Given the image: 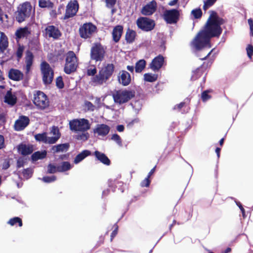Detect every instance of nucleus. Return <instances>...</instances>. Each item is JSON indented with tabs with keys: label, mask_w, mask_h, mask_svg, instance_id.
Returning <instances> with one entry per match:
<instances>
[{
	"label": "nucleus",
	"mask_w": 253,
	"mask_h": 253,
	"mask_svg": "<svg viewBox=\"0 0 253 253\" xmlns=\"http://www.w3.org/2000/svg\"><path fill=\"white\" fill-rule=\"evenodd\" d=\"M224 23L206 22L203 30L200 31L190 42V46L200 50L210 44L212 38H219L222 32L221 25Z\"/></svg>",
	"instance_id": "obj_1"
},
{
	"label": "nucleus",
	"mask_w": 253,
	"mask_h": 253,
	"mask_svg": "<svg viewBox=\"0 0 253 253\" xmlns=\"http://www.w3.org/2000/svg\"><path fill=\"white\" fill-rule=\"evenodd\" d=\"M115 67L113 63L104 64L99 70L98 73L91 78L90 83L94 86L103 85L113 75Z\"/></svg>",
	"instance_id": "obj_2"
},
{
	"label": "nucleus",
	"mask_w": 253,
	"mask_h": 253,
	"mask_svg": "<svg viewBox=\"0 0 253 253\" xmlns=\"http://www.w3.org/2000/svg\"><path fill=\"white\" fill-rule=\"evenodd\" d=\"M135 94L134 90L124 89L114 90L112 95L114 102L121 105L128 102Z\"/></svg>",
	"instance_id": "obj_3"
},
{
	"label": "nucleus",
	"mask_w": 253,
	"mask_h": 253,
	"mask_svg": "<svg viewBox=\"0 0 253 253\" xmlns=\"http://www.w3.org/2000/svg\"><path fill=\"white\" fill-rule=\"evenodd\" d=\"M78 66V60L73 51H68L66 55L64 71L66 74H71L76 71Z\"/></svg>",
	"instance_id": "obj_4"
},
{
	"label": "nucleus",
	"mask_w": 253,
	"mask_h": 253,
	"mask_svg": "<svg viewBox=\"0 0 253 253\" xmlns=\"http://www.w3.org/2000/svg\"><path fill=\"white\" fill-rule=\"evenodd\" d=\"M32 10V7L30 2H24L18 7L15 13L16 20L20 23L23 22L31 16Z\"/></svg>",
	"instance_id": "obj_5"
},
{
	"label": "nucleus",
	"mask_w": 253,
	"mask_h": 253,
	"mask_svg": "<svg viewBox=\"0 0 253 253\" xmlns=\"http://www.w3.org/2000/svg\"><path fill=\"white\" fill-rule=\"evenodd\" d=\"M106 54L104 46L99 42L93 43L90 52V60L97 62H102L105 58Z\"/></svg>",
	"instance_id": "obj_6"
},
{
	"label": "nucleus",
	"mask_w": 253,
	"mask_h": 253,
	"mask_svg": "<svg viewBox=\"0 0 253 253\" xmlns=\"http://www.w3.org/2000/svg\"><path fill=\"white\" fill-rule=\"evenodd\" d=\"M41 70L43 83L45 85L50 84L53 80L54 71L50 65L45 61H42L41 64Z\"/></svg>",
	"instance_id": "obj_7"
},
{
	"label": "nucleus",
	"mask_w": 253,
	"mask_h": 253,
	"mask_svg": "<svg viewBox=\"0 0 253 253\" xmlns=\"http://www.w3.org/2000/svg\"><path fill=\"white\" fill-rule=\"evenodd\" d=\"M97 27L91 22L84 23L79 30L80 37L84 39L90 38L97 32Z\"/></svg>",
	"instance_id": "obj_8"
},
{
	"label": "nucleus",
	"mask_w": 253,
	"mask_h": 253,
	"mask_svg": "<svg viewBox=\"0 0 253 253\" xmlns=\"http://www.w3.org/2000/svg\"><path fill=\"white\" fill-rule=\"evenodd\" d=\"M34 96L33 103L39 109L43 110L48 107L49 100L43 92L37 91Z\"/></svg>",
	"instance_id": "obj_9"
},
{
	"label": "nucleus",
	"mask_w": 253,
	"mask_h": 253,
	"mask_svg": "<svg viewBox=\"0 0 253 253\" xmlns=\"http://www.w3.org/2000/svg\"><path fill=\"white\" fill-rule=\"evenodd\" d=\"M180 10L177 9H166L163 12L162 17L169 24H176L179 20Z\"/></svg>",
	"instance_id": "obj_10"
},
{
	"label": "nucleus",
	"mask_w": 253,
	"mask_h": 253,
	"mask_svg": "<svg viewBox=\"0 0 253 253\" xmlns=\"http://www.w3.org/2000/svg\"><path fill=\"white\" fill-rule=\"evenodd\" d=\"M136 24L138 28L144 32H150L153 30L156 24L155 21L146 17L138 18Z\"/></svg>",
	"instance_id": "obj_11"
},
{
	"label": "nucleus",
	"mask_w": 253,
	"mask_h": 253,
	"mask_svg": "<svg viewBox=\"0 0 253 253\" xmlns=\"http://www.w3.org/2000/svg\"><path fill=\"white\" fill-rule=\"evenodd\" d=\"M69 126L71 130L75 131H85L90 127L89 121L85 119L73 120L70 122Z\"/></svg>",
	"instance_id": "obj_12"
},
{
	"label": "nucleus",
	"mask_w": 253,
	"mask_h": 253,
	"mask_svg": "<svg viewBox=\"0 0 253 253\" xmlns=\"http://www.w3.org/2000/svg\"><path fill=\"white\" fill-rule=\"evenodd\" d=\"M79 9V4L77 0H71L66 6L65 13L63 19L72 18L76 15Z\"/></svg>",
	"instance_id": "obj_13"
},
{
	"label": "nucleus",
	"mask_w": 253,
	"mask_h": 253,
	"mask_svg": "<svg viewBox=\"0 0 253 253\" xmlns=\"http://www.w3.org/2000/svg\"><path fill=\"white\" fill-rule=\"evenodd\" d=\"M211 65V63L210 62H204L199 67L193 71L191 79L195 81L200 78Z\"/></svg>",
	"instance_id": "obj_14"
},
{
	"label": "nucleus",
	"mask_w": 253,
	"mask_h": 253,
	"mask_svg": "<svg viewBox=\"0 0 253 253\" xmlns=\"http://www.w3.org/2000/svg\"><path fill=\"white\" fill-rule=\"evenodd\" d=\"M29 123L30 119L28 117L20 116L18 119L15 122L14 129L16 131H21L27 127Z\"/></svg>",
	"instance_id": "obj_15"
},
{
	"label": "nucleus",
	"mask_w": 253,
	"mask_h": 253,
	"mask_svg": "<svg viewBox=\"0 0 253 253\" xmlns=\"http://www.w3.org/2000/svg\"><path fill=\"white\" fill-rule=\"evenodd\" d=\"M157 7V2L155 0H153L144 6L141 10V12L143 15L150 16L156 11Z\"/></svg>",
	"instance_id": "obj_16"
},
{
	"label": "nucleus",
	"mask_w": 253,
	"mask_h": 253,
	"mask_svg": "<svg viewBox=\"0 0 253 253\" xmlns=\"http://www.w3.org/2000/svg\"><path fill=\"white\" fill-rule=\"evenodd\" d=\"M165 62L164 57L159 54L155 57L149 65L150 68L154 72H158L163 66Z\"/></svg>",
	"instance_id": "obj_17"
},
{
	"label": "nucleus",
	"mask_w": 253,
	"mask_h": 253,
	"mask_svg": "<svg viewBox=\"0 0 253 253\" xmlns=\"http://www.w3.org/2000/svg\"><path fill=\"white\" fill-rule=\"evenodd\" d=\"M119 83L123 86H127L131 82V76L130 74L126 70L120 71L118 76Z\"/></svg>",
	"instance_id": "obj_18"
},
{
	"label": "nucleus",
	"mask_w": 253,
	"mask_h": 253,
	"mask_svg": "<svg viewBox=\"0 0 253 253\" xmlns=\"http://www.w3.org/2000/svg\"><path fill=\"white\" fill-rule=\"evenodd\" d=\"M45 31L48 37L52 38L54 39H58L62 35L59 29L53 25L47 26L45 29Z\"/></svg>",
	"instance_id": "obj_19"
},
{
	"label": "nucleus",
	"mask_w": 253,
	"mask_h": 253,
	"mask_svg": "<svg viewBox=\"0 0 253 253\" xmlns=\"http://www.w3.org/2000/svg\"><path fill=\"white\" fill-rule=\"evenodd\" d=\"M110 130V127L108 125L104 124H98L93 129V132L99 136H105L109 133Z\"/></svg>",
	"instance_id": "obj_20"
},
{
	"label": "nucleus",
	"mask_w": 253,
	"mask_h": 253,
	"mask_svg": "<svg viewBox=\"0 0 253 253\" xmlns=\"http://www.w3.org/2000/svg\"><path fill=\"white\" fill-rule=\"evenodd\" d=\"M31 34V31L27 26L18 28L15 33V39L18 42L21 39L27 38Z\"/></svg>",
	"instance_id": "obj_21"
},
{
	"label": "nucleus",
	"mask_w": 253,
	"mask_h": 253,
	"mask_svg": "<svg viewBox=\"0 0 253 253\" xmlns=\"http://www.w3.org/2000/svg\"><path fill=\"white\" fill-rule=\"evenodd\" d=\"M123 26L120 25H118L114 27L112 35V40L115 42L117 43L120 41L123 33Z\"/></svg>",
	"instance_id": "obj_22"
},
{
	"label": "nucleus",
	"mask_w": 253,
	"mask_h": 253,
	"mask_svg": "<svg viewBox=\"0 0 253 253\" xmlns=\"http://www.w3.org/2000/svg\"><path fill=\"white\" fill-rule=\"evenodd\" d=\"M23 74L19 70L11 69L8 72L9 78L14 81H20L23 78Z\"/></svg>",
	"instance_id": "obj_23"
},
{
	"label": "nucleus",
	"mask_w": 253,
	"mask_h": 253,
	"mask_svg": "<svg viewBox=\"0 0 253 253\" xmlns=\"http://www.w3.org/2000/svg\"><path fill=\"white\" fill-rule=\"evenodd\" d=\"M8 38L5 34L0 32V54L2 53L8 46Z\"/></svg>",
	"instance_id": "obj_24"
},
{
	"label": "nucleus",
	"mask_w": 253,
	"mask_h": 253,
	"mask_svg": "<svg viewBox=\"0 0 253 253\" xmlns=\"http://www.w3.org/2000/svg\"><path fill=\"white\" fill-rule=\"evenodd\" d=\"M34 58V56L33 53L29 50H27L25 56L26 69L27 73H28L31 69L33 63Z\"/></svg>",
	"instance_id": "obj_25"
},
{
	"label": "nucleus",
	"mask_w": 253,
	"mask_h": 253,
	"mask_svg": "<svg viewBox=\"0 0 253 253\" xmlns=\"http://www.w3.org/2000/svg\"><path fill=\"white\" fill-rule=\"evenodd\" d=\"M136 36L137 34L134 30L128 28L125 34L126 42L128 44L132 43L135 41Z\"/></svg>",
	"instance_id": "obj_26"
},
{
	"label": "nucleus",
	"mask_w": 253,
	"mask_h": 253,
	"mask_svg": "<svg viewBox=\"0 0 253 253\" xmlns=\"http://www.w3.org/2000/svg\"><path fill=\"white\" fill-rule=\"evenodd\" d=\"M70 147V144L68 143L60 144L53 146L51 148V152L53 154L59 152H66Z\"/></svg>",
	"instance_id": "obj_27"
},
{
	"label": "nucleus",
	"mask_w": 253,
	"mask_h": 253,
	"mask_svg": "<svg viewBox=\"0 0 253 253\" xmlns=\"http://www.w3.org/2000/svg\"><path fill=\"white\" fill-rule=\"evenodd\" d=\"M94 155L97 159V160L103 164L107 166L110 165V160L105 154L102 153L98 151H95L94 153Z\"/></svg>",
	"instance_id": "obj_28"
},
{
	"label": "nucleus",
	"mask_w": 253,
	"mask_h": 253,
	"mask_svg": "<svg viewBox=\"0 0 253 253\" xmlns=\"http://www.w3.org/2000/svg\"><path fill=\"white\" fill-rule=\"evenodd\" d=\"M17 101V97L14 94H12L11 90L7 91L4 96V102L10 105H14Z\"/></svg>",
	"instance_id": "obj_29"
},
{
	"label": "nucleus",
	"mask_w": 253,
	"mask_h": 253,
	"mask_svg": "<svg viewBox=\"0 0 253 253\" xmlns=\"http://www.w3.org/2000/svg\"><path fill=\"white\" fill-rule=\"evenodd\" d=\"M18 151L22 155L26 156L32 153L33 148L32 145L21 144L18 146Z\"/></svg>",
	"instance_id": "obj_30"
},
{
	"label": "nucleus",
	"mask_w": 253,
	"mask_h": 253,
	"mask_svg": "<svg viewBox=\"0 0 253 253\" xmlns=\"http://www.w3.org/2000/svg\"><path fill=\"white\" fill-rule=\"evenodd\" d=\"M207 22H217L225 23V20L221 17L218 16L217 13L215 11H210V15Z\"/></svg>",
	"instance_id": "obj_31"
},
{
	"label": "nucleus",
	"mask_w": 253,
	"mask_h": 253,
	"mask_svg": "<svg viewBox=\"0 0 253 253\" xmlns=\"http://www.w3.org/2000/svg\"><path fill=\"white\" fill-rule=\"evenodd\" d=\"M91 155V152L88 150H83L82 152L78 154L74 159V163L76 164H78L85 158Z\"/></svg>",
	"instance_id": "obj_32"
},
{
	"label": "nucleus",
	"mask_w": 253,
	"mask_h": 253,
	"mask_svg": "<svg viewBox=\"0 0 253 253\" xmlns=\"http://www.w3.org/2000/svg\"><path fill=\"white\" fill-rule=\"evenodd\" d=\"M47 152L45 150L42 151H37L34 153L31 156V159L33 161H37L45 158L46 156Z\"/></svg>",
	"instance_id": "obj_33"
},
{
	"label": "nucleus",
	"mask_w": 253,
	"mask_h": 253,
	"mask_svg": "<svg viewBox=\"0 0 253 253\" xmlns=\"http://www.w3.org/2000/svg\"><path fill=\"white\" fill-rule=\"evenodd\" d=\"M39 6L42 8L51 9L54 7V4L50 0H39Z\"/></svg>",
	"instance_id": "obj_34"
},
{
	"label": "nucleus",
	"mask_w": 253,
	"mask_h": 253,
	"mask_svg": "<svg viewBox=\"0 0 253 253\" xmlns=\"http://www.w3.org/2000/svg\"><path fill=\"white\" fill-rule=\"evenodd\" d=\"M71 168V165L69 162H63L60 165L58 166V172H65L70 170Z\"/></svg>",
	"instance_id": "obj_35"
},
{
	"label": "nucleus",
	"mask_w": 253,
	"mask_h": 253,
	"mask_svg": "<svg viewBox=\"0 0 253 253\" xmlns=\"http://www.w3.org/2000/svg\"><path fill=\"white\" fill-rule=\"evenodd\" d=\"M146 61L144 59L138 60L135 64V71L136 73H141L146 66Z\"/></svg>",
	"instance_id": "obj_36"
},
{
	"label": "nucleus",
	"mask_w": 253,
	"mask_h": 253,
	"mask_svg": "<svg viewBox=\"0 0 253 253\" xmlns=\"http://www.w3.org/2000/svg\"><path fill=\"white\" fill-rule=\"evenodd\" d=\"M7 224L11 226H14L18 224L19 227H21L23 225L22 220L21 218L19 217H14L10 218L7 222Z\"/></svg>",
	"instance_id": "obj_37"
},
{
	"label": "nucleus",
	"mask_w": 253,
	"mask_h": 253,
	"mask_svg": "<svg viewBox=\"0 0 253 253\" xmlns=\"http://www.w3.org/2000/svg\"><path fill=\"white\" fill-rule=\"evenodd\" d=\"M158 76L152 73H145L144 75V80L148 82H154L157 80Z\"/></svg>",
	"instance_id": "obj_38"
},
{
	"label": "nucleus",
	"mask_w": 253,
	"mask_h": 253,
	"mask_svg": "<svg viewBox=\"0 0 253 253\" xmlns=\"http://www.w3.org/2000/svg\"><path fill=\"white\" fill-rule=\"evenodd\" d=\"M35 138L37 141L47 143V135L46 132L36 134L35 135Z\"/></svg>",
	"instance_id": "obj_39"
},
{
	"label": "nucleus",
	"mask_w": 253,
	"mask_h": 253,
	"mask_svg": "<svg viewBox=\"0 0 253 253\" xmlns=\"http://www.w3.org/2000/svg\"><path fill=\"white\" fill-rule=\"evenodd\" d=\"M97 73V69L95 65H91L87 69L86 75L88 76L94 77Z\"/></svg>",
	"instance_id": "obj_40"
},
{
	"label": "nucleus",
	"mask_w": 253,
	"mask_h": 253,
	"mask_svg": "<svg viewBox=\"0 0 253 253\" xmlns=\"http://www.w3.org/2000/svg\"><path fill=\"white\" fill-rule=\"evenodd\" d=\"M217 0H206L204 2L203 9L206 11L210 7L214 5Z\"/></svg>",
	"instance_id": "obj_41"
},
{
	"label": "nucleus",
	"mask_w": 253,
	"mask_h": 253,
	"mask_svg": "<svg viewBox=\"0 0 253 253\" xmlns=\"http://www.w3.org/2000/svg\"><path fill=\"white\" fill-rule=\"evenodd\" d=\"M191 14L193 15L194 18L199 19L202 16V11L200 8H196L192 10Z\"/></svg>",
	"instance_id": "obj_42"
},
{
	"label": "nucleus",
	"mask_w": 253,
	"mask_h": 253,
	"mask_svg": "<svg viewBox=\"0 0 253 253\" xmlns=\"http://www.w3.org/2000/svg\"><path fill=\"white\" fill-rule=\"evenodd\" d=\"M22 174H23V176L25 178L28 179L32 176L33 170L30 168H27L26 169H24L22 171Z\"/></svg>",
	"instance_id": "obj_43"
},
{
	"label": "nucleus",
	"mask_w": 253,
	"mask_h": 253,
	"mask_svg": "<svg viewBox=\"0 0 253 253\" xmlns=\"http://www.w3.org/2000/svg\"><path fill=\"white\" fill-rule=\"evenodd\" d=\"M56 86L59 89H62L64 87V83L61 76H59L56 79Z\"/></svg>",
	"instance_id": "obj_44"
},
{
	"label": "nucleus",
	"mask_w": 253,
	"mask_h": 253,
	"mask_svg": "<svg viewBox=\"0 0 253 253\" xmlns=\"http://www.w3.org/2000/svg\"><path fill=\"white\" fill-rule=\"evenodd\" d=\"M89 137V133L88 132H85L76 135V139L79 140L85 141L88 139Z\"/></svg>",
	"instance_id": "obj_45"
},
{
	"label": "nucleus",
	"mask_w": 253,
	"mask_h": 253,
	"mask_svg": "<svg viewBox=\"0 0 253 253\" xmlns=\"http://www.w3.org/2000/svg\"><path fill=\"white\" fill-rule=\"evenodd\" d=\"M58 172V166L56 167L52 164H49L47 166V172L48 173H54Z\"/></svg>",
	"instance_id": "obj_46"
},
{
	"label": "nucleus",
	"mask_w": 253,
	"mask_h": 253,
	"mask_svg": "<svg viewBox=\"0 0 253 253\" xmlns=\"http://www.w3.org/2000/svg\"><path fill=\"white\" fill-rule=\"evenodd\" d=\"M24 50V46L23 45H19L16 52V55L18 60L22 58Z\"/></svg>",
	"instance_id": "obj_47"
},
{
	"label": "nucleus",
	"mask_w": 253,
	"mask_h": 253,
	"mask_svg": "<svg viewBox=\"0 0 253 253\" xmlns=\"http://www.w3.org/2000/svg\"><path fill=\"white\" fill-rule=\"evenodd\" d=\"M210 91L209 90L204 91L201 94V98L203 101L205 102L211 98V96L209 94Z\"/></svg>",
	"instance_id": "obj_48"
},
{
	"label": "nucleus",
	"mask_w": 253,
	"mask_h": 253,
	"mask_svg": "<svg viewBox=\"0 0 253 253\" xmlns=\"http://www.w3.org/2000/svg\"><path fill=\"white\" fill-rule=\"evenodd\" d=\"M112 140L116 142V143L120 146H122V141L121 137L118 134H114L112 135Z\"/></svg>",
	"instance_id": "obj_49"
},
{
	"label": "nucleus",
	"mask_w": 253,
	"mask_h": 253,
	"mask_svg": "<svg viewBox=\"0 0 253 253\" xmlns=\"http://www.w3.org/2000/svg\"><path fill=\"white\" fill-rule=\"evenodd\" d=\"M60 135H58L53 137H47V143L49 144H54L59 139Z\"/></svg>",
	"instance_id": "obj_50"
},
{
	"label": "nucleus",
	"mask_w": 253,
	"mask_h": 253,
	"mask_svg": "<svg viewBox=\"0 0 253 253\" xmlns=\"http://www.w3.org/2000/svg\"><path fill=\"white\" fill-rule=\"evenodd\" d=\"M56 179V177L55 175H52L51 176H44L42 178V180L46 183H50L55 181Z\"/></svg>",
	"instance_id": "obj_51"
},
{
	"label": "nucleus",
	"mask_w": 253,
	"mask_h": 253,
	"mask_svg": "<svg viewBox=\"0 0 253 253\" xmlns=\"http://www.w3.org/2000/svg\"><path fill=\"white\" fill-rule=\"evenodd\" d=\"M113 228L114 229V230L111 234V241H112L114 237L118 234L119 227L117 223L114 224V225L113 226Z\"/></svg>",
	"instance_id": "obj_52"
},
{
	"label": "nucleus",
	"mask_w": 253,
	"mask_h": 253,
	"mask_svg": "<svg viewBox=\"0 0 253 253\" xmlns=\"http://www.w3.org/2000/svg\"><path fill=\"white\" fill-rule=\"evenodd\" d=\"M151 180L147 176L142 180L140 183V186L142 187H148L150 184Z\"/></svg>",
	"instance_id": "obj_53"
},
{
	"label": "nucleus",
	"mask_w": 253,
	"mask_h": 253,
	"mask_svg": "<svg viewBox=\"0 0 253 253\" xmlns=\"http://www.w3.org/2000/svg\"><path fill=\"white\" fill-rule=\"evenodd\" d=\"M26 159L23 158H22V157H20L18 159V160H17V164H16V166H17V169H19L21 167H23L25 164V163H26Z\"/></svg>",
	"instance_id": "obj_54"
},
{
	"label": "nucleus",
	"mask_w": 253,
	"mask_h": 253,
	"mask_svg": "<svg viewBox=\"0 0 253 253\" xmlns=\"http://www.w3.org/2000/svg\"><path fill=\"white\" fill-rule=\"evenodd\" d=\"M106 2V6L108 8H114L116 5L117 0H105Z\"/></svg>",
	"instance_id": "obj_55"
},
{
	"label": "nucleus",
	"mask_w": 253,
	"mask_h": 253,
	"mask_svg": "<svg viewBox=\"0 0 253 253\" xmlns=\"http://www.w3.org/2000/svg\"><path fill=\"white\" fill-rule=\"evenodd\" d=\"M246 50L248 56L250 59H252L253 55V46L252 44H248L246 48Z\"/></svg>",
	"instance_id": "obj_56"
},
{
	"label": "nucleus",
	"mask_w": 253,
	"mask_h": 253,
	"mask_svg": "<svg viewBox=\"0 0 253 253\" xmlns=\"http://www.w3.org/2000/svg\"><path fill=\"white\" fill-rule=\"evenodd\" d=\"M85 106L88 111H93L95 110V106L90 101H86L85 102Z\"/></svg>",
	"instance_id": "obj_57"
},
{
	"label": "nucleus",
	"mask_w": 253,
	"mask_h": 253,
	"mask_svg": "<svg viewBox=\"0 0 253 253\" xmlns=\"http://www.w3.org/2000/svg\"><path fill=\"white\" fill-rule=\"evenodd\" d=\"M10 167L9 160L8 159L4 160L2 165V169H7Z\"/></svg>",
	"instance_id": "obj_58"
},
{
	"label": "nucleus",
	"mask_w": 253,
	"mask_h": 253,
	"mask_svg": "<svg viewBox=\"0 0 253 253\" xmlns=\"http://www.w3.org/2000/svg\"><path fill=\"white\" fill-rule=\"evenodd\" d=\"M51 131L53 133V134L55 136H56L58 135H60L59 129H58V127H57V126H53L52 127Z\"/></svg>",
	"instance_id": "obj_59"
},
{
	"label": "nucleus",
	"mask_w": 253,
	"mask_h": 253,
	"mask_svg": "<svg viewBox=\"0 0 253 253\" xmlns=\"http://www.w3.org/2000/svg\"><path fill=\"white\" fill-rule=\"evenodd\" d=\"M185 105V102H180L179 104H176L174 106L173 109L174 110H178V111H180L182 108H183Z\"/></svg>",
	"instance_id": "obj_60"
},
{
	"label": "nucleus",
	"mask_w": 253,
	"mask_h": 253,
	"mask_svg": "<svg viewBox=\"0 0 253 253\" xmlns=\"http://www.w3.org/2000/svg\"><path fill=\"white\" fill-rule=\"evenodd\" d=\"M4 138L3 135H0V149L5 147Z\"/></svg>",
	"instance_id": "obj_61"
},
{
	"label": "nucleus",
	"mask_w": 253,
	"mask_h": 253,
	"mask_svg": "<svg viewBox=\"0 0 253 253\" xmlns=\"http://www.w3.org/2000/svg\"><path fill=\"white\" fill-rule=\"evenodd\" d=\"M0 121H1L3 124H4L6 122L5 115L3 113L0 114Z\"/></svg>",
	"instance_id": "obj_62"
},
{
	"label": "nucleus",
	"mask_w": 253,
	"mask_h": 253,
	"mask_svg": "<svg viewBox=\"0 0 253 253\" xmlns=\"http://www.w3.org/2000/svg\"><path fill=\"white\" fill-rule=\"evenodd\" d=\"M248 22L250 25V30L253 31V20L251 18H250L248 19Z\"/></svg>",
	"instance_id": "obj_63"
},
{
	"label": "nucleus",
	"mask_w": 253,
	"mask_h": 253,
	"mask_svg": "<svg viewBox=\"0 0 253 253\" xmlns=\"http://www.w3.org/2000/svg\"><path fill=\"white\" fill-rule=\"evenodd\" d=\"M125 129V127L123 125H118L117 126V130L119 131V132H122Z\"/></svg>",
	"instance_id": "obj_64"
}]
</instances>
